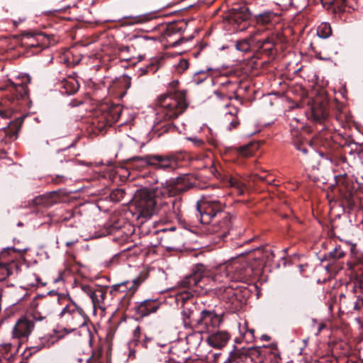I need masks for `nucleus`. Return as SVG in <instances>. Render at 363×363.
Masks as SVG:
<instances>
[{
  "mask_svg": "<svg viewBox=\"0 0 363 363\" xmlns=\"http://www.w3.org/2000/svg\"><path fill=\"white\" fill-rule=\"evenodd\" d=\"M346 252L341 245H336L328 254H325L324 259L328 260L330 264L326 267L327 270L331 274H336L343 268L342 262L340 259L345 256Z\"/></svg>",
  "mask_w": 363,
  "mask_h": 363,
  "instance_id": "obj_21",
  "label": "nucleus"
},
{
  "mask_svg": "<svg viewBox=\"0 0 363 363\" xmlns=\"http://www.w3.org/2000/svg\"><path fill=\"white\" fill-rule=\"evenodd\" d=\"M208 269L211 274L206 275V278H211L213 283L218 284L216 289L225 292L223 298L232 305L233 309L238 308V286H235V284L247 282L254 276L253 268L249 267L248 262L245 259H234L216 268L208 267Z\"/></svg>",
  "mask_w": 363,
  "mask_h": 363,
  "instance_id": "obj_1",
  "label": "nucleus"
},
{
  "mask_svg": "<svg viewBox=\"0 0 363 363\" xmlns=\"http://www.w3.org/2000/svg\"><path fill=\"white\" fill-rule=\"evenodd\" d=\"M252 38L251 33L248 38L238 40L235 45L237 50L243 52H247L251 48L255 49L256 43H254Z\"/></svg>",
  "mask_w": 363,
  "mask_h": 363,
  "instance_id": "obj_41",
  "label": "nucleus"
},
{
  "mask_svg": "<svg viewBox=\"0 0 363 363\" xmlns=\"http://www.w3.org/2000/svg\"><path fill=\"white\" fill-rule=\"evenodd\" d=\"M208 99L213 104V105L219 109H223L225 106L229 104L232 97L227 96L222 91H216L209 96Z\"/></svg>",
  "mask_w": 363,
  "mask_h": 363,
  "instance_id": "obj_31",
  "label": "nucleus"
},
{
  "mask_svg": "<svg viewBox=\"0 0 363 363\" xmlns=\"http://www.w3.org/2000/svg\"><path fill=\"white\" fill-rule=\"evenodd\" d=\"M158 117L170 121L183 113L188 106L184 92L177 91L160 95L157 98Z\"/></svg>",
  "mask_w": 363,
  "mask_h": 363,
  "instance_id": "obj_6",
  "label": "nucleus"
},
{
  "mask_svg": "<svg viewBox=\"0 0 363 363\" xmlns=\"http://www.w3.org/2000/svg\"><path fill=\"white\" fill-rule=\"evenodd\" d=\"M255 330L247 328L245 332L243 333V338L246 342H252L255 339Z\"/></svg>",
  "mask_w": 363,
  "mask_h": 363,
  "instance_id": "obj_54",
  "label": "nucleus"
},
{
  "mask_svg": "<svg viewBox=\"0 0 363 363\" xmlns=\"http://www.w3.org/2000/svg\"><path fill=\"white\" fill-rule=\"evenodd\" d=\"M227 184L229 186L235 188L238 195H242L245 191V184L237 177H228Z\"/></svg>",
  "mask_w": 363,
  "mask_h": 363,
  "instance_id": "obj_42",
  "label": "nucleus"
},
{
  "mask_svg": "<svg viewBox=\"0 0 363 363\" xmlns=\"http://www.w3.org/2000/svg\"><path fill=\"white\" fill-rule=\"evenodd\" d=\"M225 363H281L277 345L242 347L233 350Z\"/></svg>",
  "mask_w": 363,
  "mask_h": 363,
  "instance_id": "obj_3",
  "label": "nucleus"
},
{
  "mask_svg": "<svg viewBox=\"0 0 363 363\" xmlns=\"http://www.w3.org/2000/svg\"><path fill=\"white\" fill-rule=\"evenodd\" d=\"M250 18V13L246 6H240L239 8H234L231 10L230 13V19L231 23L240 25L245 22Z\"/></svg>",
  "mask_w": 363,
  "mask_h": 363,
  "instance_id": "obj_29",
  "label": "nucleus"
},
{
  "mask_svg": "<svg viewBox=\"0 0 363 363\" xmlns=\"http://www.w3.org/2000/svg\"><path fill=\"white\" fill-rule=\"evenodd\" d=\"M27 295L26 290L21 287L13 289L9 294L11 302L13 305H16L23 301Z\"/></svg>",
  "mask_w": 363,
  "mask_h": 363,
  "instance_id": "obj_39",
  "label": "nucleus"
},
{
  "mask_svg": "<svg viewBox=\"0 0 363 363\" xmlns=\"http://www.w3.org/2000/svg\"><path fill=\"white\" fill-rule=\"evenodd\" d=\"M186 336V341L189 348L195 350L198 348L203 340V332L201 330H194Z\"/></svg>",
  "mask_w": 363,
  "mask_h": 363,
  "instance_id": "obj_32",
  "label": "nucleus"
},
{
  "mask_svg": "<svg viewBox=\"0 0 363 363\" xmlns=\"http://www.w3.org/2000/svg\"><path fill=\"white\" fill-rule=\"evenodd\" d=\"M200 312L194 303L190 306H184L182 308L181 315L182 320L185 329L196 330L197 318L196 315Z\"/></svg>",
  "mask_w": 363,
  "mask_h": 363,
  "instance_id": "obj_25",
  "label": "nucleus"
},
{
  "mask_svg": "<svg viewBox=\"0 0 363 363\" xmlns=\"http://www.w3.org/2000/svg\"><path fill=\"white\" fill-rule=\"evenodd\" d=\"M101 114L94 118L92 125L98 133L103 132L106 127L111 126L116 123L121 117L123 107L120 104L105 105L100 108Z\"/></svg>",
  "mask_w": 363,
  "mask_h": 363,
  "instance_id": "obj_9",
  "label": "nucleus"
},
{
  "mask_svg": "<svg viewBox=\"0 0 363 363\" xmlns=\"http://www.w3.org/2000/svg\"><path fill=\"white\" fill-rule=\"evenodd\" d=\"M125 196L126 193L123 189H116L111 192L109 198L111 201L121 202L124 200Z\"/></svg>",
  "mask_w": 363,
  "mask_h": 363,
  "instance_id": "obj_46",
  "label": "nucleus"
},
{
  "mask_svg": "<svg viewBox=\"0 0 363 363\" xmlns=\"http://www.w3.org/2000/svg\"><path fill=\"white\" fill-rule=\"evenodd\" d=\"M222 323V315L217 314L213 310L203 309L199 312L196 329L208 334L217 330Z\"/></svg>",
  "mask_w": 363,
  "mask_h": 363,
  "instance_id": "obj_14",
  "label": "nucleus"
},
{
  "mask_svg": "<svg viewBox=\"0 0 363 363\" xmlns=\"http://www.w3.org/2000/svg\"><path fill=\"white\" fill-rule=\"evenodd\" d=\"M311 114L313 120L318 123L324 121L328 116L327 109L323 105H314L311 108Z\"/></svg>",
  "mask_w": 363,
  "mask_h": 363,
  "instance_id": "obj_35",
  "label": "nucleus"
},
{
  "mask_svg": "<svg viewBox=\"0 0 363 363\" xmlns=\"http://www.w3.org/2000/svg\"><path fill=\"white\" fill-rule=\"evenodd\" d=\"M161 303L157 298L146 299L137 303L134 307L135 315L137 318H144L150 313H155L160 307Z\"/></svg>",
  "mask_w": 363,
  "mask_h": 363,
  "instance_id": "obj_24",
  "label": "nucleus"
},
{
  "mask_svg": "<svg viewBox=\"0 0 363 363\" xmlns=\"http://www.w3.org/2000/svg\"><path fill=\"white\" fill-rule=\"evenodd\" d=\"M189 139L192 141L193 144L197 147H201L204 145L203 140L198 138H192Z\"/></svg>",
  "mask_w": 363,
  "mask_h": 363,
  "instance_id": "obj_57",
  "label": "nucleus"
},
{
  "mask_svg": "<svg viewBox=\"0 0 363 363\" xmlns=\"http://www.w3.org/2000/svg\"><path fill=\"white\" fill-rule=\"evenodd\" d=\"M45 317L40 315L28 314L21 316L16 323L13 330L12 336L18 340L27 338L33 332L35 328V321L43 320Z\"/></svg>",
  "mask_w": 363,
  "mask_h": 363,
  "instance_id": "obj_16",
  "label": "nucleus"
},
{
  "mask_svg": "<svg viewBox=\"0 0 363 363\" xmlns=\"http://www.w3.org/2000/svg\"><path fill=\"white\" fill-rule=\"evenodd\" d=\"M30 79L26 76L15 81L9 79L6 84H0V91H3L4 99L10 102L13 106L8 109H0V116L2 118H9L14 111H18V106L26 103L28 100V89L27 84Z\"/></svg>",
  "mask_w": 363,
  "mask_h": 363,
  "instance_id": "obj_4",
  "label": "nucleus"
},
{
  "mask_svg": "<svg viewBox=\"0 0 363 363\" xmlns=\"http://www.w3.org/2000/svg\"><path fill=\"white\" fill-rule=\"evenodd\" d=\"M255 177H257L259 180H260L262 182H267L268 178L270 177L271 175L270 174H266V175L255 174Z\"/></svg>",
  "mask_w": 363,
  "mask_h": 363,
  "instance_id": "obj_61",
  "label": "nucleus"
},
{
  "mask_svg": "<svg viewBox=\"0 0 363 363\" xmlns=\"http://www.w3.org/2000/svg\"><path fill=\"white\" fill-rule=\"evenodd\" d=\"M166 195L170 196L167 193L160 196L155 214L164 217L167 221H172L174 219L179 220L182 216L181 200L174 199L167 201L164 198Z\"/></svg>",
  "mask_w": 363,
  "mask_h": 363,
  "instance_id": "obj_10",
  "label": "nucleus"
},
{
  "mask_svg": "<svg viewBox=\"0 0 363 363\" xmlns=\"http://www.w3.org/2000/svg\"><path fill=\"white\" fill-rule=\"evenodd\" d=\"M106 296V289L98 285V289H96L94 293V296L91 298V301L94 307L99 306V308L104 303V300Z\"/></svg>",
  "mask_w": 363,
  "mask_h": 363,
  "instance_id": "obj_36",
  "label": "nucleus"
},
{
  "mask_svg": "<svg viewBox=\"0 0 363 363\" xmlns=\"http://www.w3.org/2000/svg\"><path fill=\"white\" fill-rule=\"evenodd\" d=\"M12 343H3L0 345V363H15L18 359V345Z\"/></svg>",
  "mask_w": 363,
  "mask_h": 363,
  "instance_id": "obj_26",
  "label": "nucleus"
},
{
  "mask_svg": "<svg viewBox=\"0 0 363 363\" xmlns=\"http://www.w3.org/2000/svg\"><path fill=\"white\" fill-rule=\"evenodd\" d=\"M78 242V238H74L72 240H66L65 241V245L68 247H72V245H74L75 243H77Z\"/></svg>",
  "mask_w": 363,
  "mask_h": 363,
  "instance_id": "obj_62",
  "label": "nucleus"
},
{
  "mask_svg": "<svg viewBox=\"0 0 363 363\" xmlns=\"http://www.w3.org/2000/svg\"><path fill=\"white\" fill-rule=\"evenodd\" d=\"M189 63L186 59H182L176 65V69L178 72L182 73L189 68Z\"/></svg>",
  "mask_w": 363,
  "mask_h": 363,
  "instance_id": "obj_51",
  "label": "nucleus"
},
{
  "mask_svg": "<svg viewBox=\"0 0 363 363\" xmlns=\"http://www.w3.org/2000/svg\"><path fill=\"white\" fill-rule=\"evenodd\" d=\"M18 265L15 262L0 264V281L6 280L9 275L13 274L14 269L18 270Z\"/></svg>",
  "mask_w": 363,
  "mask_h": 363,
  "instance_id": "obj_40",
  "label": "nucleus"
},
{
  "mask_svg": "<svg viewBox=\"0 0 363 363\" xmlns=\"http://www.w3.org/2000/svg\"><path fill=\"white\" fill-rule=\"evenodd\" d=\"M140 337H141V328L139 325H138L133 330V338L130 341V344H132L135 346L140 345Z\"/></svg>",
  "mask_w": 363,
  "mask_h": 363,
  "instance_id": "obj_48",
  "label": "nucleus"
},
{
  "mask_svg": "<svg viewBox=\"0 0 363 363\" xmlns=\"http://www.w3.org/2000/svg\"><path fill=\"white\" fill-rule=\"evenodd\" d=\"M223 110L224 115L225 114L238 115V113H239L238 108L232 104V100L230 101L229 104H228V106H225L223 108Z\"/></svg>",
  "mask_w": 363,
  "mask_h": 363,
  "instance_id": "obj_49",
  "label": "nucleus"
},
{
  "mask_svg": "<svg viewBox=\"0 0 363 363\" xmlns=\"http://www.w3.org/2000/svg\"><path fill=\"white\" fill-rule=\"evenodd\" d=\"M187 23L184 21L172 22L167 26L163 38L170 47H176L183 40L182 33L186 30Z\"/></svg>",
  "mask_w": 363,
  "mask_h": 363,
  "instance_id": "obj_19",
  "label": "nucleus"
},
{
  "mask_svg": "<svg viewBox=\"0 0 363 363\" xmlns=\"http://www.w3.org/2000/svg\"><path fill=\"white\" fill-rule=\"evenodd\" d=\"M135 45L145 47L150 41V38L147 36H134L133 39Z\"/></svg>",
  "mask_w": 363,
  "mask_h": 363,
  "instance_id": "obj_50",
  "label": "nucleus"
},
{
  "mask_svg": "<svg viewBox=\"0 0 363 363\" xmlns=\"http://www.w3.org/2000/svg\"><path fill=\"white\" fill-rule=\"evenodd\" d=\"M84 103V101L82 100H78L77 99H72L71 101H70V105L72 106V107H76V106H78L81 104H82Z\"/></svg>",
  "mask_w": 363,
  "mask_h": 363,
  "instance_id": "obj_60",
  "label": "nucleus"
},
{
  "mask_svg": "<svg viewBox=\"0 0 363 363\" xmlns=\"http://www.w3.org/2000/svg\"><path fill=\"white\" fill-rule=\"evenodd\" d=\"M148 277L147 272H142L132 281H125L121 284H115L112 286L111 293L115 294L117 291L124 292L125 289H128L131 294H133L139 287V286L146 280Z\"/></svg>",
  "mask_w": 363,
  "mask_h": 363,
  "instance_id": "obj_23",
  "label": "nucleus"
},
{
  "mask_svg": "<svg viewBox=\"0 0 363 363\" xmlns=\"http://www.w3.org/2000/svg\"><path fill=\"white\" fill-rule=\"evenodd\" d=\"M101 356H102V349L99 348L92 352V354L90 357V358L88 359V362H91L93 363L99 362L100 360Z\"/></svg>",
  "mask_w": 363,
  "mask_h": 363,
  "instance_id": "obj_52",
  "label": "nucleus"
},
{
  "mask_svg": "<svg viewBox=\"0 0 363 363\" xmlns=\"http://www.w3.org/2000/svg\"><path fill=\"white\" fill-rule=\"evenodd\" d=\"M59 317L60 324L53 330L57 340L64 337L66 335L84 325L87 319L84 310L73 301L65 306L60 312Z\"/></svg>",
  "mask_w": 363,
  "mask_h": 363,
  "instance_id": "obj_5",
  "label": "nucleus"
},
{
  "mask_svg": "<svg viewBox=\"0 0 363 363\" xmlns=\"http://www.w3.org/2000/svg\"><path fill=\"white\" fill-rule=\"evenodd\" d=\"M176 228L174 227H170L169 228H162L157 230V233H167L169 231H174Z\"/></svg>",
  "mask_w": 363,
  "mask_h": 363,
  "instance_id": "obj_64",
  "label": "nucleus"
},
{
  "mask_svg": "<svg viewBox=\"0 0 363 363\" xmlns=\"http://www.w3.org/2000/svg\"><path fill=\"white\" fill-rule=\"evenodd\" d=\"M20 44L27 49L35 48V52H38L54 45L55 40L52 36L43 33H25L21 37Z\"/></svg>",
  "mask_w": 363,
  "mask_h": 363,
  "instance_id": "obj_11",
  "label": "nucleus"
},
{
  "mask_svg": "<svg viewBox=\"0 0 363 363\" xmlns=\"http://www.w3.org/2000/svg\"><path fill=\"white\" fill-rule=\"evenodd\" d=\"M274 257L275 255L272 247L266 246L256 249L247 261L249 267L253 268L254 275H255L264 266L270 265L273 262Z\"/></svg>",
  "mask_w": 363,
  "mask_h": 363,
  "instance_id": "obj_13",
  "label": "nucleus"
},
{
  "mask_svg": "<svg viewBox=\"0 0 363 363\" xmlns=\"http://www.w3.org/2000/svg\"><path fill=\"white\" fill-rule=\"evenodd\" d=\"M225 205L218 199L210 196L203 197L196 203L201 223L210 225L214 219L225 212Z\"/></svg>",
  "mask_w": 363,
  "mask_h": 363,
  "instance_id": "obj_8",
  "label": "nucleus"
},
{
  "mask_svg": "<svg viewBox=\"0 0 363 363\" xmlns=\"http://www.w3.org/2000/svg\"><path fill=\"white\" fill-rule=\"evenodd\" d=\"M207 77V72L206 71H200L196 73V75L194 77V82L196 84H199L203 82Z\"/></svg>",
  "mask_w": 363,
  "mask_h": 363,
  "instance_id": "obj_53",
  "label": "nucleus"
},
{
  "mask_svg": "<svg viewBox=\"0 0 363 363\" xmlns=\"http://www.w3.org/2000/svg\"><path fill=\"white\" fill-rule=\"evenodd\" d=\"M61 91L67 94H73L76 93L79 87L78 82L75 79L63 80L61 84Z\"/></svg>",
  "mask_w": 363,
  "mask_h": 363,
  "instance_id": "obj_34",
  "label": "nucleus"
},
{
  "mask_svg": "<svg viewBox=\"0 0 363 363\" xmlns=\"http://www.w3.org/2000/svg\"><path fill=\"white\" fill-rule=\"evenodd\" d=\"M133 160L140 161L155 169L173 172L179 168L182 155L177 152L147 155L143 157H135Z\"/></svg>",
  "mask_w": 363,
  "mask_h": 363,
  "instance_id": "obj_7",
  "label": "nucleus"
},
{
  "mask_svg": "<svg viewBox=\"0 0 363 363\" xmlns=\"http://www.w3.org/2000/svg\"><path fill=\"white\" fill-rule=\"evenodd\" d=\"M340 198L349 207L354 206V196L358 191H361V184L348 178L346 174L337 182Z\"/></svg>",
  "mask_w": 363,
  "mask_h": 363,
  "instance_id": "obj_12",
  "label": "nucleus"
},
{
  "mask_svg": "<svg viewBox=\"0 0 363 363\" xmlns=\"http://www.w3.org/2000/svg\"><path fill=\"white\" fill-rule=\"evenodd\" d=\"M189 174H183L171 181L167 186L155 189H141L135 194L131 206L137 218H150L156 213L160 195L169 194L177 196L193 188L194 184L190 181Z\"/></svg>",
  "mask_w": 363,
  "mask_h": 363,
  "instance_id": "obj_2",
  "label": "nucleus"
},
{
  "mask_svg": "<svg viewBox=\"0 0 363 363\" xmlns=\"http://www.w3.org/2000/svg\"><path fill=\"white\" fill-rule=\"evenodd\" d=\"M223 122L229 130L237 128L240 123L238 115L230 114H225Z\"/></svg>",
  "mask_w": 363,
  "mask_h": 363,
  "instance_id": "obj_43",
  "label": "nucleus"
},
{
  "mask_svg": "<svg viewBox=\"0 0 363 363\" xmlns=\"http://www.w3.org/2000/svg\"><path fill=\"white\" fill-rule=\"evenodd\" d=\"M79 287L81 290L91 299L94 296L95 289H98V285L81 284Z\"/></svg>",
  "mask_w": 363,
  "mask_h": 363,
  "instance_id": "obj_47",
  "label": "nucleus"
},
{
  "mask_svg": "<svg viewBox=\"0 0 363 363\" xmlns=\"http://www.w3.org/2000/svg\"><path fill=\"white\" fill-rule=\"evenodd\" d=\"M317 35L321 38H327L332 35V28L328 23L323 22L317 28Z\"/></svg>",
  "mask_w": 363,
  "mask_h": 363,
  "instance_id": "obj_45",
  "label": "nucleus"
},
{
  "mask_svg": "<svg viewBox=\"0 0 363 363\" xmlns=\"http://www.w3.org/2000/svg\"><path fill=\"white\" fill-rule=\"evenodd\" d=\"M353 288L354 289L355 291H357V289H359V291L363 293V277L359 279H357L354 282Z\"/></svg>",
  "mask_w": 363,
  "mask_h": 363,
  "instance_id": "obj_55",
  "label": "nucleus"
},
{
  "mask_svg": "<svg viewBox=\"0 0 363 363\" xmlns=\"http://www.w3.org/2000/svg\"><path fill=\"white\" fill-rule=\"evenodd\" d=\"M233 219L230 213L225 212L208 225L207 230L209 233L215 234L217 238L223 239L234 230Z\"/></svg>",
  "mask_w": 363,
  "mask_h": 363,
  "instance_id": "obj_15",
  "label": "nucleus"
},
{
  "mask_svg": "<svg viewBox=\"0 0 363 363\" xmlns=\"http://www.w3.org/2000/svg\"><path fill=\"white\" fill-rule=\"evenodd\" d=\"M67 180V177L62 175H57L55 178L52 179V182L54 184H62Z\"/></svg>",
  "mask_w": 363,
  "mask_h": 363,
  "instance_id": "obj_56",
  "label": "nucleus"
},
{
  "mask_svg": "<svg viewBox=\"0 0 363 363\" xmlns=\"http://www.w3.org/2000/svg\"><path fill=\"white\" fill-rule=\"evenodd\" d=\"M339 303L340 309L347 313L354 310H360L363 306V298H359L353 292L347 294H341L339 297Z\"/></svg>",
  "mask_w": 363,
  "mask_h": 363,
  "instance_id": "obj_22",
  "label": "nucleus"
},
{
  "mask_svg": "<svg viewBox=\"0 0 363 363\" xmlns=\"http://www.w3.org/2000/svg\"><path fill=\"white\" fill-rule=\"evenodd\" d=\"M230 339L227 330H214L209 333L206 338L207 343L213 348L221 349L225 347Z\"/></svg>",
  "mask_w": 363,
  "mask_h": 363,
  "instance_id": "obj_27",
  "label": "nucleus"
},
{
  "mask_svg": "<svg viewBox=\"0 0 363 363\" xmlns=\"http://www.w3.org/2000/svg\"><path fill=\"white\" fill-rule=\"evenodd\" d=\"M261 33L262 31L259 29L252 33V40L256 43L255 49L260 54L274 57L277 53L276 45L279 40V34L272 33L266 38H259Z\"/></svg>",
  "mask_w": 363,
  "mask_h": 363,
  "instance_id": "obj_17",
  "label": "nucleus"
},
{
  "mask_svg": "<svg viewBox=\"0 0 363 363\" xmlns=\"http://www.w3.org/2000/svg\"><path fill=\"white\" fill-rule=\"evenodd\" d=\"M258 26L266 27L267 30L274 28L281 21V16L272 11H264L255 16Z\"/></svg>",
  "mask_w": 363,
  "mask_h": 363,
  "instance_id": "obj_28",
  "label": "nucleus"
},
{
  "mask_svg": "<svg viewBox=\"0 0 363 363\" xmlns=\"http://www.w3.org/2000/svg\"><path fill=\"white\" fill-rule=\"evenodd\" d=\"M210 172H211L212 175H213L215 177H219L220 174L214 164H211V166L210 167Z\"/></svg>",
  "mask_w": 363,
  "mask_h": 363,
  "instance_id": "obj_59",
  "label": "nucleus"
},
{
  "mask_svg": "<svg viewBox=\"0 0 363 363\" xmlns=\"http://www.w3.org/2000/svg\"><path fill=\"white\" fill-rule=\"evenodd\" d=\"M210 271L208 266L203 264H196L194 268L193 273L186 277L183 280L180 281V286L184 289H187V291L196 292L194 289L203 279L206 278V275H209Z\"/></svg>",
  "mask_w": 363,
  "mask_h": 363,
  "instance_id": "obj_18",
  "label": "nucleus"
},
{
  "mask_svg": "<svg viewBox=\"0 0 363 363\" xmlns=\"http://www.w3.org/2000/svg\"><path fill=\"white\" fill-rule=\"evenodd\" d=\"M259 147V143L256 141H251L247 144L235 146L233 150L240 156L248 157L252 155Z\"/></svg>",
  "mask_w": 363,
  "mask_h": 363,
  "instance_id": "obj_30",
  "label": "nucleus"
},
{
  "mask_svg": "<svg viewBox=\"0 0 363 363\" xmlns=\"http://www.w3.org/2000/svg\"><path fill=\"white\" fill-rule=\"evenodd\" d=\"M23 121V118L20 116L16 118L14 121H10L8 128L6 131V133L11 135V137L15 136L16 138Z\"/></svg>",
  "mask_w": 363,
  "mask_h": 363,
  "instance_id": "obj_44",
  "label": "nucleus"
},
{
  "mask_svg": "<svg viewBox=\"0 0 363 363\" xmlns=\"http://www.w3.org/2000/svg\"><path fill=\"white\" fill-rule=\"evenodd\" d=\"M137 18H138V20L136 21V22L144 23V22H146V21H148L149 20H150L151 16L149 17V16L147 14H146V15L138 16Z\"/></svg>",
  "mask_w": 363,
  "mask_h": 363,
  "instance_id": "obj_58",
  "label": "nucleus"
},
{
  "mask_svg": "<svg viewBox=\"0 0 363 363\" xmlns=\"http://www.w3.org/2000/svg\"><path fill=\"white\" fill-rule=\"evenodd\" d=\"M193 293L194 292L187 290L178 293L176 295V302L177 304L180 303L182 308L184 306H190L191 303H194L192 299Z\"/></svg>",
  "mask_w": 363,
  "mask_h": 363,
  "instance_id": "obj_37",
  "label": "nucleus"
},
{
  "mask_svg": "<svg viewBox=\"0 0 363 363\" xmlns=\"http://www.w3.org/2000/svg\"><path fill=\"white\" fill-rule=\"evenodd\" d=\"M159 67L160 60L158 59H153L148 65L138 69V75L141 77L147 74H154L158 70Z\"/></svg>",
  "mask_w": 363,
  "mask_h": 363,
  "instance_id": "obj_38",
  "label": "nucleus"
},
{
  "mask_svg": "<svg viewBox=\"0 0 363 363\" xmlns=\"http://www.w3.org/2000/svg\"><path fill=\"white\" fill-rule=\"evenodd\" d=\"M323 7L333 9L334 12H342L347 6V0H321Z\"/></svg>",
  "mask_w": 363,
  "mask_h": 363,
  "instance_id": "obj_33",
  "label": "nucleus"
},
{
  "mask_svg": "<svg viewBox=\"0 0 363 363\" xmlns=\"http://www.w3.org/2000/svg\"><path fill=\"white\" fill-rule=\"evenodd\" d=\"M150 340H151V338L145 336V338L143 339V340L142 342H140V345H141V346L144 348H147L148 343L150 342Z\"/></svg>",
  "mask_w": 363,
  "mask_h": 363,
  "instance_id": "obj_63",
  "label": "nucleus"
},
{
  "mask_svg": "<svg viewBox=\"0 0 363 363\" xmlns=\"http://www.w3.org/2000/svg\"><path fill=\"white\" fill-rule=\"evenodd\" d=\"M290 126L291 128L292 134L296 135V138L294 139L293 144L296 149L302 152L303 155H306L310 152H314L313 148L310 141L298 138L299 129L303 128V124L296 118H293L290 120Z\"/></svg>",
  "mask_w": 363,
  "mask_h": 363,
  "instance_id": "obj_20",
  "label": "nucleus"
}]
</instances>
